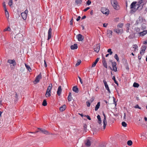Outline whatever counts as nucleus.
I'll return each mask as SVG.
<instances>
[{"instance_id":"nucleus-29","label":"nucleus","mask_w":147,"mask_h":147,"mask_svg":"<svg viewBox=\"0 0 147 147\" xmlns=\"http://www.w3.org/2000/svg\"><path fill=\"white\" fill-rule=\"evenodd\" d=\"M139 85L137 83L134 82L133 85V86L134 87L138 88L139 87Z\"/></svg>"},{"instance_id":"nucleus-13","label":"nucleus","mask_w":147,"mask_h":147,"mask_svg":"<svg viewBox=\"0 0 147 147\" xmlns=\"http://www.w3.org/2000/svg\"><path fill=\"white\" fill-rule=\"evenodd\" d=\"M62 89L61 86H59L58 88L57 94L58 96H60L61 92Z\"/></svg>"},{"instance_id":"nucleus-28","label":"nucleus","mask_w":147,"mask_h":147,"mask_svg":"<svg viewBox=\"0 0 147 147\" xmlns=\"http://www.w3.org/2000/svg\"><path fill=\"white\" fill-rule=\"evenodd\" d=\"M76 3L78 5H80L81 3V0H75Z\"/></svg>"},{"instance_id":"nucleus-3","label":"nucleus","mask_w":147,"mask_h":147,"mask_svg":"<svg viewBox=\"0 0 147 147\" xmlns=\"http://www.w3.org/2000/svg\"><path fill=\"white\" fill-rule=\"evenodd\" d=\"M101 12L104 14L108 15L109 13V10L108 9L104 7H102L101 9Z\"/></svg>"},{"instance_id":"nucleus-46","label":"nucleus","mask_w":147,"mask_h":147,"mask_svg":"<svg viewBox=\"0 0 147 147\" xmlns=\"http://www.w3.org/2000/svg\"><path fill=\"white\" fill-rule=\"evenodd\" d=\"M43 133H44L45 134H49V132L47 131L45 129V130H44Z\"/></svg>"},{"instance_id":"nucleus-57","label":"nucleus","mask_w":147,"mask_h":147,"mask_svg":"<svg viewBox=\"0 0 147 147\" xmlns=\"http://www.w3.org/2000/svg\"><path fill=\"white\" fill-rule=\"evenodd\" d=\"M44 66H45V67H47V63H46V62L45 61V60H44Z\"/></svg>"},{"instance_id":"nucleus-15","label":"nucleus","mask_w":147,"mask_h":147,"mask_svg":"<svg viewBox=\"0 0 147 147\" xmlns=\"http://www.w3.org/2000/svg\"><path fill=\"white\" fill-rule=\"evenodd\" d=\"M100 49V45H96V47L94 48V51L98 53L99 52Z\"/></svg>"},{"instance_id":"nucleus-16","label":"nucleus","mask_w":147,"mask_h":147,"mask_svg":"<svg viewBox=\"0 0 147 147\" xmlns=\"http://www.w3.org/2000/svg\"><path fill=\"white\" fill-rule=\"evenodd\" d=\"M70 48L72 50L76 49L78 48L77 45L76 44H74L73 45L71 46Z\"/></svg>"},{"instance_id":"nucleus-41","label":"nucleus","mask_w":147,"mask_h":147,"mask_svg":"<svg viewBox=\"0 0 147 147\" xmlns=\"http://www.w3.org/2000/svg\"><path fill=\"white\" fill-rule=\"evenodd\" d=\"M133 48L134 49V51H136V50L138 48V46L136 45H133Z\"/></svg>"},{"instance_id":"nucleus-62","label":"nucleus","mask_w":147,"mask_h":147,"mask_svg":"<svg viewBox=\"0 0 147 147\" xmlns=\"http://www.w3.org/2000/svg\"><path fill=\"white\" fill-rule=\"evenodd\" d=\"M73 21H72V20H71L70 22V25H73Z\"/></svg>"},{"instance_id":"nucleus-17","label":"nucleus","mask_w":147,"mask_h":147,"mask_svg":"<svg viewBox=\"0 0 147 147\" xmlns=\"http://www.w3.org/2000/svg\"><path fill=\"white\" fill-rule=\"evenodd\" d=\"M52 85L51 84H50L49 86H48V88L47 89V92H49L51 93V88H52Z\"/></svg>"},{"instance_id":"nucleus-26","label":"nucleus","mask_w":147,"mask_h":147,"mask_svg":"<svg viewBox=\"0 0 147 147\" xmlns=\"http://www.w3.org/2000/svg\"><path fill=\"white\" fill-rule=\"evenodd\" d=\"M25 65L26 69L29 71L30 72L31 71V69L30 66L28 65L25 63Z\"/></svg>"},{"instance_id":"nucleus-61","label":"nucleus","mask_w":147,"mask_h":147,"mask_svg":"<svg viewBox=\"0 0 147 147\" xmlns=\"http://www.w3.org/2000/svg\"><path fill=\"white\" fill-rule=\"evenodd\" d=\"M84 127L85 130L87 128V125L86 124H84Z\"/></svg>"},{"instance_id":"nucleus-60","label":"nucleus","mask_w":147,"mask_h":147,"mask_svg":"<svg viewBox=\"0 0 147 147\" xmlns=\"http://www.w3.org/2000/svg\"><path fill=\"white\" fill-rule=\"evenodd\" d=\"M104 62H106L105 58L104 57H102V63H104Z\"/></svg>"},{"instance_id":"nucleus-12","label":"nucleus","mask_w":147,"mask_h":147,"mask_svg":"<svg viewBox=\"0 0 147 147\" xmlns=\"http://www.w3.org/2000/svg\"><path fill=\"white\" fill-rule=\"evenodd\" d=\"M7 62L10 64H13L14 66L16 65V62L15 60L9 59L8 60Z\"/></svg>"},{"instance_id":"nucleus-9","label":"nucleus","mask_w":147,"mask_h":147,"mask_svg":"<svg viewBox=\"0 0 147 147\" xmlns=\"http://www.w3.org/2000/svg\"><path fill=\"white\" fill-rule=\"evenodd\" d=\"M41 78L42 76L41 73H40L36 77L35 82H36V83L38 82Z\"/></svg>"},{"instance_id":"nucleus-56","label":"nucleus","mask_w":147,"mask_h":147,"mask_svg":"<svg viewBox=\"0 0 147 147\" xmlns=\"http://www.w3.org/2000/svg\"><path fill=\"white\" fill-rule=\"evenodd\" d=\"M86 105H87V106L88 107H89L90 106V104L89 102H86Z\"/></svg>"},{"instance_id":"nucleus-64","label":"nucleus","mask_w":147,"mask_h":147,"mask_svg":"<svg viewBox=\"0 0 147 147\" xmlns=\"http://www.w3.org/2000/svg\"><path fill=\"white\" fill-rule=\"evenodd\" d=\"M143 43L144 44H147V40L146 41H144L143 42Z\"/></svg>"},{"instance_id":"nucleus-5","label":"nucleus","mask_w":147,"mask_h":147,"mask_svg":"<svg viewBox=\"0 0 147 147\" xmlns=\"http://www.w3.org/2000/svg\"><path fill=\"white\" fill-rule=\"evenodd\" d=\"M103 114L104 116V118L103 120V129H105L106 126L107 124V121L106 120V117L105 116V114L103 112Z\"/></svg>"},{"instance_id":"nucleus-48","label":"nucleus","mask_w":147,"mask_h":147,"mask_svg":"<svg viewBox=\"0 0 147 147\" xmlns=\"http://www.w3.org/2000/svg\"><path fill=\"white\" fill-rule=\"evenodd\" d=\"M5 15H7V16H8V18L9 17V13H8V11H7V10L6 9H5Z\"/></svg>"},{"instance_id":"nucleus-47","label":"nucleus","mask_w":147,"mask_h":147,"mask_svg":"<svg viewBox=\"0 0 147 147\" xmlns=\"http://www.w3.org/2000/svg\"><path fill=\"white\" fill-rule=\"evenodd\" d=\"M10 30V28L9 27H8L7 28H5L4 30V31H9Z\"/></svg>"},{"instance_id":"nucleus-63","label":"nucleus","mask_w":147,"mask_h":147,"mask_svg":"<svg viewBox=\"0 0 147 147\" xmlns=\"http://www.w3.org/2000/svg\"><path fill=\"white\" fill-rule=\"evenodd\" d=\"M86 18V16H83V17L82 18V19L83 20V19H85Z\"/></svg>"},{"instance_id":"nucleus-19","label":"nucleus","mask_w":147,"mask_h":147,"mask_svg":"<svg viewBox=\"0 0 147 147\" xmlns=\"http://www.w3.org/2000/svg\"><path fill=\"white\" fill-rule=\"evenodd\" d=\"M99 58H97L96 60L95 61V62L93 63L92 65V67H94L97 62L99 61Z\"/></svg>"},{"instance_id":"nucleus-53","label":"nucleus","mask_w":147,"mask_h":147,"mask_svg":"<svg viewBox=\"0 0 147 147\" xmlns=\"http://www.w3.org/2000/svg\"><path fill=\"white\" fill-rule=\"evenodd\" d=\"M103 82L104 83L105 86L106 85H107V82L105 80H103Z\"/></svg>"},{"instance_id":"nucleus-20","label":"nucleus","mask_w":147,"mask_h":147,"mask_svg":"<svg viewBox=\"0 0 147 147\" xmlns=\"http://www.w3.org/2000/svg\"><path fill=\"white\" fill-rule=\"evenodd\" d=\"M66 108V106L64 105L60 108V110L61 111H64Z\"/></svg>"},{"instance_id":"nucleus-36","label":"nucleus","mask_w":147,"mask_h":147,"mask_svg":"<svg viewBox=\"0 0 147 147\" xmlns=\"http://www.w3.org/2000/svg\"><path fill=\"white\" fill-rule=\"evenodd\" d=\"M72 97L71 95H69L68 97V100L69 101H71Z\"/></svg>"},{"instance_id":"nucleus-10","label":"nucleus","mask_w":147,"mask_h":147,"mask_svg":"<svg viewBox=\"0 0 147 147\" xmlns=\"http://www.w3.org/2000/svg\"><path fill=\"white\" fill-rule=\"evenodd\" d=\"M113 32L111 30H108L107 31V35L109 38H111Z\"/></svg>"},{"instance_id":"nucleus-42","label":"nucleus","mask_w":147,"mask_h":147,"mask_svg":"<svg viewBox=\"0 0 147 147\" xmlns=\"http://www.w3.org/2000/svg\"><path fill=\"white\" fill-rule=\"evenodd\" d=\"M123 25V24L122 23H119L118 24L117 27L119 28H121Z\"/></svg>"},{"instance_id":"nucleus-2","label":"nucleus","mask_w":147,"mask_h":147,"mask_svg":"<svg viewBox=\"0 0 147 147\" xmlns=\"http://www.w3.org/2000/svg\"><path fill=\"white\" fill-rule=\"evenodd\" d=\"M111 3L114 8L116 10H118L120 7L118 4L117 0H111Z\"/></svg>"},{"instance_id":"nucleus-34","label":"nucleus","mask_w":147,"mask_h":147,"mask_svg":"<svg viewBox=\"0 0 147 147\" xmlns=\"http://www.w3.org/2000/svg\"><path fill=\"white\" fill-rule=\"evenodd\" d=\"M114 58L117 61H119V58L117 54H115L114 56Z\"/></svg>"},{"instance_id":"nucleus-8","label":"nucleus","mask_w":147,"mask_h":147,"mask_svg":"<svg viewBox=\"0 0 147 147\" xmlns=\"http://www.w3.org/2000/svg\"><path fill=\"white\" fill-rule=\"evenodd\" d=\"M76 38L79 41H82L84 38V37L80 34L77 35L76 36Z\"/></svg>"},{"instance_id":"nucleus-1","label":"nucleus","mask_w":147,"mask_h":147,"mask_svg":"<svg viewBox=\"0 0 147 147\" xmlns=\"http://www.w3.org/2000/svg\"><path fill=\"white\" fill-rule=\"evenodd\" d=\"M136 2H133L131 4L130 6V8L131 9V11L133 12H135L138 9L139 7L138 4H136Z\"/></svg>"},{"instance_id":"nucleus-54","label":"nucleus","mask_w":147,"mask_h":147,"mask_svg":"<svg viewBox=\"0 0 147 147\" xmlns=\"http://www.w3.org/2000/svg\"><path fill=\"white\" fill-rule=\"evenodd\" d=\"M38 129L39 130H40L41 132L42 133H43L44 130H45L44 129H42L40 128H38Z\"/></svg>"},{"instance_id":"nucleus-38","label":"nucleus","mask_w":147,"mask_h":147,"mask_svg":"<svg viewBox=\"0 0 147 147\" xmlns=\"http://www.w3.org/2000/svg\"><path fill=\"white\" fill-rule=\"evenodd\" d=\"M122 125L124 127H125L127 126V124L125 122H123L122 123Z\"/></svg>"},{"instance_id":"nucleus-49","label":"nucleus","mask_w":147,"mask_h":147,"mask_svg":"<svg viewBox=\"0 0 147 147\" xmlns=\"http://www.w3.org/2000/svg\"><path fill=\"white\" fill-rule=\"evenodd\" d=\"M135 108H138L139 109H141V108L138 105H136L134 106Z\"/></svg>"},{"instance_id":"nucleus-14","label":"nucleus","mask_w":147,"mask_h":147,"mask_svg":"<svg viewBox=\"0 0 147 147\" xmlns=\"http://www.w3.org/2000/svg\"><path fill=\"white\" fill-rule=\"evenodd\" d=\"M139 33L140 36H144L147 34V30H144L140 32H139Z\"/></svg>"},{"instance_id":"nucleus-35","label":"nucleus","mask_w":147,"mask_h":147,"mask_svg":"<svg viewBox=\"0 0 147 147\" xmlns=\"http://www.w3.org/2000/svg\"><path fill=\"white\" fill-rule=\"evenodd\" d=\"M51 95L50 92H46V93L45 94V96L47 97H49V96H50Z\"/></svg>"},{"instance_id":"nucleus-52","label":"nucleus","mask_w":147,"mask_h":147,"mask_svg":"<svg viewBox=\"0 0 147 147\" xmlns=\"http://www.w3.org/2000/svg\"><path fill=\"white\" fill-rule=\"evenodd\" d=\"M90 9V8L89 7H87L84 10V11H87L89 9Z\"/></svg>"},{"instance_id":"nucleus-18","label":"nucleus","mask_w":147,"mask_h":147,"mask_svg":"<svg viewBox=\"0 0 147 147\" xmlns=\"http://www.w3.org/2000/svg\"><path fill=\"white\" fill-rule=\"evenodd\" d=\"M22 34L20 33H19L15 36V38L18 39L19 38L22 37Z\"/></svg>"},{"instance_id":"nucleus-32","label":"nucleus","mask_w":147,"mask_h":147,"mask_svg":"<svg viewBox=\"0 0 147 147\" xmlns=\"http://www.w3.org/2000/svg\"><path fill=\"white\" fill-rule=\"evenodd\" d=\"M105 89L107 90L109 93H110L111 92L109 89V87L108 85H106L105 86Z\"/></svg>"},{"instance_id":"nucleus-4","label":"nucleus","mask_w":147,"mask_h":147,"mask_svg":"<svg viewBox=\"0 0 147 147\" xmlns=\"http://www.w3.org/2000/svg\"><path fill=\"white\" fill-rule=\"evenodd\" d=\"M28 13V11L26 9L24 12H23L21 13V16L24 20H25L26 19Z\"/></svg>"},{"instance_id":"nucleus-45","label":"nucleus","mask_w":147,"mask_h":147,"mask_svg":"<svg viewBox=\"0 0 147 147\" xmlns=\"http://www.w3.org/2000/svg\"><path fill=\"white\" fill-rule=\"evenodd\" d=\"M12 0H9V1L8 3V5L10 6H11L12 5Z\"/></svg>"},{"instance_id":"nucleus-59","label":"nucleus","mask_w":147,"mask_h":147,"mask_svg":"<svg viewBox=\"0 0 147 147\" xmlns=\"http://www.w3.org/2000/svg\"><path fill=\"white\" fill-rule=\"evenodd\" d=\"M81 18V17L80 16H79L78 18L76 19V21H78Z\"/></svg>"},{"instance_id":"nucleus-22","label":"nucleus","mask_w":147,"mask_h":147,"mask_svg":"<svg viewBox=\"0 0 147 147\" xmlns=\"http://www.w3.org/2000/svg\"><path fill=\"white\" fill-rule=\"evenodd\" d=\"M130 24H127L126 25V32H129V30L130 27Z\"/></svg>"},{"instance_id":"nucleus-51","label":"nucleus","mask_w":147,"mask_h":147,"mask_svg":"<svg viewBox=\"0 0 147 147\" xmlns=\"http://www.w3.org/2000/svg\"><path fill=\"white\" fill-rule=\"evenodd\" d=\"M78 78L80 80V82L81 83V84H83V82L82 81V79L80 77H78Z\"/></svg>"},{"instance_id":"nucleus-43","label":"nucleus","mask_w":147,"mask_h":147,"mask_svg":"<svg viewBox=\"0 0 147 147\" xmlns=\"http://www.w3.org/2000/svg\"><path fill=\"white\" fill-rule=\"evenodd\" d=\"M91 3V1L90 0H88L86 2V4L87 5H90Z\"/></svg>"},{"instance_id":"nucleus-7","label":"nucleus","mask_w":147,"mask_h":147,"mask_svg":"<svg viewBox=\"0 0 147 147\" xmlns=\"http://www.w3.org/2000/svg\"><path fill=\"white\" fill-rule=\"evenodd\" d=\"M112 65L113 67V70L115 72L117 71V68L116 67V63L115 62H112Z\"/></svg>"},{"instance_id":"nucleus-24","label":"nucleus","mask_w":147,"mask_h":147,"mask_svg":"<svg viewBox=\"0 0 147 147\" xmlns=\"http://www.w3.org/2000/svg\"><path fill=\"white\" fill-rule=\"evenodd\" d=\"M100 106V102H98L95 106V111H97L98 110V109L99 108Z\"/></svg>"},{"instance_id":"nucleus-33","label":"nucleus","mask_w":147,"mask_h":147,"mask_svg":"<svg viewBox=\"0 0 147 147\" xmlns=\"http://www.w3.org/2000/svg\"><path fill=\"white\" fill-rule=\"evenodd\" d=\"M47 105V101L45 100H44L42 102V105L44 106H45Z\"/></svg>"},{"instance_id":"nucleus-40","label":"nucleus","mask_w":147,"mask_h":147,"mask_svg":"<svg viewBox=\"0 0 147 147\" xmlns=\"http://www.w3.org/2000/svg\"><path fill=\"white\" fill-rule=\"evenodd\" d=\"M107 52L109 53V54L111 55L113 53V52L111 51V49H109L107 50Z\"/></svg>"},{"instance_id":"nucleus-11","label":"nucleus","mask_w":147,"mask_h":147,"mask_svg":"<svg viewBox=\"0 0 147 147\" xmlns=\"http://www.w3.org/2000/svg\"><path fill=\"white\" fill-rule=\"evenodd\" d=\"M115 32L117 34H122L123 33V30L122 29H116L114 30Z\"/></svg>"},{"instance_id":"nucleus-39","label":"nucleus","mask_w":147,"mask_h":147,"mask_svg":"<svg viewBox=\"0 0 147 147\" xmlns=\"http://www.w3.org/2000/svg\"><path fill=\"white\" fill-rule=\"evenodd\" d=\"M134 30L137 32H139L140 31V29L138 27H136L134 29Z\"/></svg>"},{"instance_id":"nucleus-23","label":"nucleus","mask_w":147,"mask_h":147,"mask_svg":"<svg viewBox=\"0 0 147 147\" xmlns=\"http://www.w3.org/2000/svg\"><path fill=\"white\" fill-rule=\"evenodd\" d=\"M97 118L98 120V122L99 123V125H100L101 124L102 121L101 119L100 118V116L99 115H98L97 116Z\"/></svg>"},{"instance_id":"nucleus-30","label":"nucleus","mask_w":147,"mask_h":147,"mask_svg":"<svg viewBox=\"0 0 147 147\" xmlns=\"http://www.w3.org/2000/svg\"><path fill=\"white\" fill-rule=\"evenodd\" d=\"M132 142L131 140H128L127 142V144L128 145L131 146L132 144Z\"/></svg>"},{"instance_id":"nucleus-55","label":"nucleus","mask_w":147,"mask_h":147,"mask_svg":"<svg viewBox=\"0 0 147 147\" xmlns=\"http://www.w3.org/2000/svg\"><path fill=\"white\" fill-rule=\"evenodd\" d=\"M113 102H114L113 103L115 104V106H116V102H115V98L114 97H113Z\"/></svg>"},{"instance_id":"nucleus-25","label":"nucleus","mask_w":147,"mask_h":147,"mask_svg":"<svg viewBox=\"0 0 147 147\" xmlns=\"http://www.w3.org/2000/svg\"><path fill=\"white\" fill-rule=\"evenodd\" d=\"M85 144L88 147H89L90 146L91 143L89 140H87L86 142L85 143Z\"/></svg>"},{"instance_id":"nucleus-37","label":"nucleus","mask_w":147,"mask_h":147,"mask_svg":"<svg viewBox=\"0 0 147 147\" xmlns=\"http://www.w3.org/2000/svg\"><path fill=\"white\" fill-rule=\"evenodd\" d=\"M112 79L114 80L115 83L117 84V85H118V83L117 82L116 80L115 77V76L113 77L112 78Z\"/></svg>"},{"instance_id":"nucleus-58","label":"nucleus","mask_w":147,"mask_h":147,"mask_svg":"<svg viewBox=\"0 0 147 147\" xmlns=\"http://www.w3.org/2000/svg\"><path fill=\"white\" fill-rule=\"evenodd\" d=\"M108 25V24L104 23L103 24V26L104 27H106Z\"/></svg>"},{"instance_id":"nucleus-21","label":"nucleus","mask_w":147,"mask_h":147,"mask_svg":"<svg viewBox=\"0 0 147 147\" xmlns=\"http://www.w3.org/2000/svg\"><path fill=\"white\" fill-rule=\"evenodd\" d=\"M73 90L76 93H78V88L76 86H74L73 87Z\"/></svg>"},{"instance_id":"nucleus-27","label":"nucleus","mask_w":147,"mask_h":147,"mask_svg":"<svg viewBox=\"0 0 147 147\" xmlns=\"http://www.w3.org/2000/svg\"><path fill=\"white\" fill-rule=\"evenodd\" d=\"M146 47L145 46H142L141 48V51L143 52L144 53L145 52V51L146 49Z\"/></svg>"},{"instance_id":"nucleus-6","label":"nucleus","mask_w":147,"mask_h":147,"mask_svg":"<svg viewBox=\"0 0 147 147\" xmlns=\"http://www.w3.org/2000/svg\"><path fill=\"white\" fill-rule=\"evenodd\" d=\"M52 29L51 28H50L48 31V40H49L52 37Z\"/></svg>"},{"instance_id":"nucleus-50","label":"nucleus","mask_w":147,"mask_h":147,"mask_svg":"<svg viewBox=\"0 0 147 147\" xmlns=\"http://www.w3.org/2000/svg\"><path fill=\"white\" fill-rule=\"evenodd\" d=\"M84 117H86L89 120H90L91 119L90 117L88 115H84Z\"/></svg>"},{"instance_id":"nucleus-44","label":"nucleus","mask_w":147,"mask_h":147,"mask_svg":"<svg viewBox=\"0 0 147 147\" xmlns=\"http://www.w3.org/2000/svg\"><path fill=\"white\" fill-rule=\"evenodd\" d=\"M102 64L106 68H107V63L106 62L102 63Z\"/></svg>"},{"instance_id":"nucleus-31","label":"nucleus","mask_w":147,"mask_h":147,"mask_svg":"<svg viewBox=\"0 0 147 147\" xmlns=\"http://www.w3.org/2000/svg\"><path fill=\"white\" fill-rule=\"evenodd\" d=\"M81 62V61L80 59L78 60L77 63L76 64L75 66H77L79 65Z\"/></svg>"}]
</instances>
